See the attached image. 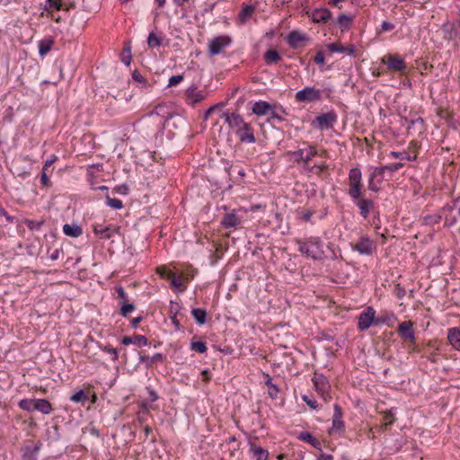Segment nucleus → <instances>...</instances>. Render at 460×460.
Instances as JSON below:
<instances>
[{
    "mask_svg": "<svg viewBox=\"0 0 460 460\" xmlns=\"http://www.w3.org/2000/svg\"><path fill=\"white\" fill-rule=\"evenodd\" d=\"M299 251L314 260L321 261L324 258L321 242L317 238H310L305 241H298Z\"/></svg>",
    "mask_w": 460,
    "mask_h": 460,
    "instance_id": "1",
    "label": "nucleus"
},
{
    "mask_svg": "<svg viewBox=\"0 0 460 460\" xmlns=\"http://www.w3.org/2000/svg\"><path fill=\"white\" fill-rule=\"evenodd\" d=\"M361 171L359 168L355 167L349 170V195L353 199H358L361 196Z\"/></svg>",
    "mask_w": 460,
    "mask_h": 460,
    "instance_id": "2",
    "label": "nucleus"
},
{
    "mask_svg": "<svg viewBox=\"0 0 460 460\" xmlns=\"http://www.w3.org/2000/svg\"><path fill=\"white\" fill-rule=\"evenodd\" d=\"M334 412L332 416V425L328 430L330 435L339 434L341 435L345 431V424L342 420L343 411L341 407L339 404H334L333 407Z\"/></svg>",
    "mask_w": 460,
    "mask_h": 460,
    "instance_id": "3",
    "label": "nucleus"
},
{
    "mask_svg": "<svg viewBox=\"0 0 460 460\" xmlns=\"http://www.w3.org/2000/svg\"><path fill=\"white\" fill-rule=\"evenodd\" d=\"M232 43V39L228 35L217 36L212 39L208 43V52L211 56L220 54L223 49Z\"/></svg>",
    "mask_w": 460,
    "mask_h": 460,
    "instance_id": "4",
    "label": "nucleus"
},
{
    "mask_svg": "<svg viewBox=\"0 0 460 460\" xmlns=\"http://www.w3.org/2000/svg\"><path fill=\"white\" fill-rule=\"evenodd\" d=\"M322 93L319 89L314 87H305L298 91L295 99L298 102H314L321 100Z\"/></svg>",
    "mask_w": 460,
    "mask_h": 460,
    "instance_id": "5",
    "label": "nucleus"
},
{
    "mask_svg": "<svg viewBox=\"0 0 460 460\" xmlns=\"http://www.w3.org/2000/svg\"><path fill=\"white\" fill-rule=\"evenodd\" d=\"M336 121L337 115L333 111H332L327 113L318 115L313 123L319 129L323 130L332 128Z\"/></svg>",
    "mask_w": 460,
    "mask_h": 460,
    "instance_id": "6",
    "label": "nucleus"
},
{
    "mask_svg": "<svg viewBox=\"0 0 460 460\" xmlns=\"http://www.w3.org/2000/svg\"><path fill=\"white\" fill-rule=\"evenodd\" d=\"M352 249L362 255H371L376 250V244L368 236L362 235L358 242L353 245Z\"/></svg>",
    "mask_w": 460,
    "mask_h": 460,
    "instance_id": "7",
    "label": "nucleus"
},
{
    "mask_svg": "<svg viewBox=\"0 0 460 460\" xmlns=\"http://www.w3.org/2000/svg\"><path fill=\"white\" fill-rule=\"evenodd\" d=\"M317 155V150L314 146H307L305 148H300L291 153L292 157L296 163L303 162L307 164L311 159Z\"/></svg>",
    "mask_w": 460,
    "mask_h": 460,
    "instance_id": "8",
    "label": "nucleus"
},
{
    "mask_svg": "<svg viewBox=\"0 0 460 460\" xmlns=\"http://www.w3.org/2000/svg\"><path fill=\"white\" fill-rule=\"evenodd\" d=\"M308 40L309 39L306 34L302 33L299 31H291L287 38V41L290 48L295 49L305 46Z\"/></svg>",
    "mask_w": 460,
    "mask_h": 460,
    "instance_id": "9",
    "label": "nucleus"
},
{
    "mask_svg": "<svg viewBox=\"0 0 460 460\" xmlns=\"http://www.w3.org/2000/svg\"><path fill=\"white\" fill-rule=\"evenodd\" d=\"M375 310L372 307H367L366 311L361 313L358 316V326L361 331L368 329L375 321Z\"/></svg>",
    "mask_w": 460,
    "mask_h": 460,
    "instance_id": "10",
    "label": "nucleus"
},
{
    "mask_svg": "<svg viewBox=\"0 0 460 460\" xmlns=\"http://www.w3.org/2000/svg\"><path fill=\"white\" fill-rule=\"evenodd\" d=\"M206 93L198 90L196 86L189 87L185 92L186 102L188 104L194 105L206 98Z\"/></svg>",
    "mask_w": 460,
    "mask_h": 460,
    "instance_id": "11",
    "label": "nucleus"
},
{
    "mask_svg": "<svg viewBox=\"0 0 460 460\" xmlns=\"http://www.w3.org/2000/svg\"><path fill=\"white\" fill-rule=\"evenodd\" d=\"M397 332L402 339L411 342L415 341L414 331L411 321H404L398 325Z\"/></svg>",
    "mask_w": 460,
    "mask_h": 460,
    "instance_id": "12",
    "label": "nucleus"
},
{
    "mask_svg": "<svg viewBox=\"0 0 460 460\" xmlns=\"http://www.w3.org/2000/svg\"><path fill=\"white\" fill-rule=\"evenodd\" d=\"M312 380L314 384L316 391L322 394L323 399L326 401L328 398H330V395L328 394V389L330 388V385L326 378L323 375L318 376L315 374Z\"/></svg>",
    "mask_w": 460,
    "mask_h": 460,
    "instance_id": "13",
    "label": "nucleus"
},
{
    "mask_svg": "<svg viewBox=\"0 0 460 460\" xmlns=\"http://www.w3.org/2000/svg\"><path fill=\"white\" fill-rule=\"evenodd\" d=\"M118 232V228L111 225L104 226L102 225H94L93 233L101 239H111L115 233Z\"/></svg>",
    "mask_w": 460,
    "mask_h": 460,
    "instance_id": "14",
    "label": "nucleus"
},
{
    "mask_svg": "<svg viewBox=\"0 0 460 460\" xmlns=\"http://www.w3.org/2000/svg\"><path fill=\"white\" fill-rule=\"evenodd\" d=\"M386 64L388 69L392 71L404 72L406 70L404 60L396 55H388Z\"/></svg>",
    "mask_w": 460,
    "mask_h": 460,
    "instance_id": "15",
    "label": "nucleus"
},
{
    "mask_svg": "<svg viewBox=\"0 0 460 460\" xmlns=\"http://www.w3.org/2000/svg\"><path fill=\"white\" fill-rule=\"evenodd\" d=\"M236 134L241 142L254 143L255 137L250 124H243V127L236 129Z\"/></svg>",
    "mask_w": 460,
    "mask_h": 460,
    "instance_id": "16",
    "label": "nucleus"
},
{
    "mask_svg": "<svg viewBox=\"0 0 460 460\" xmlns=\"http://www.w3.org/2000/svg\"><path fill=\"white\" fill-rule=\"evenodd\" d=\"M223 117H225L226 121L228 123L229 127L232 128H240L243 127V124H247L244 122L243 119L241 115L236 113H223Z\"/></svg>",
    "mask_w": 460,
    "mask_h": 460,
    "instance_id": "17",
    "label": "nucleus"
},
{
    "mask_svg": "<svg viewBox=\"0 0 460 460\" xmlns=\"http://www.w3.org/2000/svg\"><path fill=\"white\" fill-rule=\"evenodd\" d=\"M121 343L124 345L135 344L138 347L147 346L148 341L146 336L134 334L132 337L124 336L121 340Z\"/></svg>",
    "mask_w": 460,
    "mask_h": 460,
    "instance_id": "18",
    "label": "nucleus"
},
{
    "mask_svg": "<svg viewBox=\"0 0 460 460\" xmlns=\"http://www.w3.org/2000/svg\"><path fill=\"white\" fill-rule=\"evenodd\" d=\"M332 18V13L327 8L315 9L312 13L314 22H327Z\"/></svg>",
    "mask_w": 460,
    "mask_h": 460,
    "instance_id": "19",
    "label": "nucleus"
},
{
    "mask_svg": "<svg viewBox=\"0 0 460 460\" xmlns=\"http://www.w3.org/2000/svg\"><path fill=\"white\" fill-rule=\"evenodd\" d=\"M326 47L331 52L346 53L349 56H354L356 53V49H355L354 45L343 47L338 42H333V43L328 44Z\"/></svg>",
    "mask_w": 460,
    "mask_h": 460,
    "instance_id": "20",
    "label": "nucleus"
},
{
    "mask_svg": "<svg viewBox=\"0 0 460 460\" xmlns=\"http://www.w3.org/2000/svg\"><path fill=\"white\" fill-rule=\"evenodd\" d=\"M357 200V206L359 208V214L362 217L367 218L374 208V202L371 199L360 198Z\"/></svg>",
    "mask_w": 460,
    "mask_h": 460,
    "instance_id": "21",
    "label": "nucleus"
},
{
    "mask_svg": "<svg viewBox=\"0 0 460 460\" xmlns=\"http://www.w3.org/2000/svg\"><path fill=\"white\" fill-rule=\"evenodd\" d=\"M249 445L250 453L252 454V456L255 458V460H268V450L262 448L254 442H250Z\"/></svg>",
    "mask_w": 460,
    "mask_h": 460,
    "instance_id": "22",
    "label": "nucleus"
},
{
    "mask_svg": "<svg viewBox=\"0 0 460 460\" xmlns=\"http://www.w3.org/2000/svg\"><path fill=\"white\" fill-rule=\"evenodd\" d=\"M252 112L258 116L269 115L272 105L265 101L256 102L252 106Z\"/></svg>",
    "mask_w": 460,
    "mask_h": 460,
    "instance_id": "23",
    "label": "nucleus"
},
{
    "mask_svg": "<svg viewBox=\"0 0 460 460\" xmlns=\"http://www.w3.org/2000/svg\"><path fill=\"white\" fill-rule=\"evenodd\" d=\"M297 438H298V439H300L302 441H305V442L309 443L314 448H317L319 450H321V448H322L321 441L319 439H317L316 438H314L308 431H303V432L299 433Z\"/></svg>",
    "mask_w": 460,
    "mask_h": 460,
    "instance_id": "24",
    "label": "nucleus"
},
{
    "mask_svg": "<svg viewBox=\"0 0 460 460\" xmlns=\"http://www.w3.org/2000/svg\"><path fill=\"white\" fill-rule=\"evenodd\" d=\"M447 340L456 349L460 350V330L458 328L448 330Z\"/></svg>",
    "mask_w": 460,
    "mask_h": 460,
    "instance_id": "25",
    "label": "nucleus"
},
{
    "mask_svg": "<svg viewBox=\"0 0 460 460\" xmlns=\"http://www.w3.org/2000/svg\"><path fill=\"white\" fill-rule=\"evenodd\" d=\"M239 224L240 220L234 213L226 214L221 220V225L226 228L235 227Z\"/></svg>",
    "mask_w": 460,
    "mask_h": 460,
    "instance_id": "26",
    "label": "nucleus"
},
{
    "mask_svg": "<svg viewBox=\"0 0 460 460\" xmlns=\"http://www.w3.org/2000/svg\"><path fill=\"white\" fill-rule=\"evenodd\" d=\"M34 408L35 411H39L43 414H49L53 410L51 403L46 399H36Z\"/></svg>",
    "mask_w": 460,
    "mask_h": 460,
    "instance_id": "27",
    "label": "nucleus"
},
{
    "mask_svg": "<svg viewBox=\"0 0 460 460\" xmlns=\"http://www.w3.org/2000/svg\"><path fill=\"white\" fill-rule=\"evenodd\" d=\"M164 356L161 353H156L153 357L146 355H139V361L145 363L147 367H151L155 362H162Z\"/></svg>",
    "mask_w": 460,
    "mask_h": 460,
    "instance_id": "28",
    "label": "nucleus"
},
{
    "mask_svg": "<svg viewBox=\"0 0 460 460\" xmlns=\"http://www.w3.org/2000/svg\"><path fill=\"white\" fill-rule=\"evenodd\" d=\"M63 231L65 234L71 237H78L82 234V228L76 225H69L66 224L63 226Z\"/></svg>",
    "mask_w": 460,
    "mask_h": 460,
    "instance_id": "29",
    "label": "nucleus"
},
{
    "mask_svg": "<svg viewBox=\"0 0 460 460\" xmlns=\"http://www.w3.org/2000/svg\"><path fill=\"white\" fill-rule=\"evenodd\" d=\"M90 399V391L89 390H79L76 393H75L73 395H71L70 400L74 402H81L84 403V402L88 401Z\"/></svg>",
    "mask_w": 460,
    "mask_h": 460,
    "instance_id": "30",
    "label": "nucleus"
},
{
    "mask_svg": "<svg viewBox=\"0 0 460 460\" xmlns=\"http://www.w3.org/2000/svg\"><path fill=\"white\" fill-rule=\"evenodd\" d=\"M404 120L408 124L407 125L408 129L416 128V129L419 132H421L424 128V120L421 117H418L414 119H409L405 118Z\"/></svg>",
    "mask_w": 460,
    "mask_h": 460,
    "instance_id": "31",
    "label": "nucleus"
},
{
    "mask_svg": "<svg viewBox=\"0 0 460 460\" xmlns=\"http://www.w3.org/2000/svg\"><path fill=\"white\" fill-rule=\"evenodd\" d=\"M191 314L194 317L198 324L202 325L206 323L207 311L201 308H194L191 311Z\"/></svg>",
    "mask_w": 460,
    "mask_h": 460,
    "instance_id": "32",
    "label": "nucleus"
},
{
    "mask_svg": "<svg viewBox=\"0 0 460 460\" xmlns=\"http://www.w3.org/2000/svg\"><path fill=\"white\" fill-rule=\"evenodd\" d=\"M254 12L252 5L244 6L239 13L238 19L242 23L246 22Z\"/></svg>",
    "mask_w": 460,
    "mask_h": 460,
    "instance_id": "33",
    "label": "nucleus"
},
{
    "mask_svg": "<svg viewBox=\"0 0 460 460\" xmlns=\"http://www.w3.org/2000/svg\"><path fill=\"white\" fill-rule=\"evenodd\" d=\"M54 44V40L51 38H47L40 41L39 52L41 56L47 54Z\"/></svg>",
    "mask_w": 460,
    "mask_h": 460,
    "instance_id": "34",
    "label": "nucleus"
},
{
    "mask_svg": "<svg viewBox=\"0 0 460 460\" xmlns=\"http://www.w3.org/2000/svg\"><path fill=\"white\" fill-rule=\"evenodd\" d=\"M163 43V38L158 36L154 31L150 32L147 37V46L150 49H155L161 46Z\"/></svg>",
    "mask_w": 460,
    "mask_h": 460,
    "instance_id": "35",
    "label": "nucleus"
},
{
    "mask_svg": "<svg viewBox=\"0 0 460 460\" xmlns=\"http://www.w3.org/2000/svg\"><path fill=\"white\" fill-rule=\"evenodd\" d=\"M264 59L267 64L276 63L281 60V57L275 49H270L265 52Z\"/></svg>",
    "mask_w": 460,
    "mask_h": 460,
    "instance_id": "36",
    "label": "nucleus"
},
{
    "mask_svg": "<svg viewBox=\"0 0 460 460\" xmlns=\"http://www.w3.org/2000/svg\"><path fill=\"white\" fill-rule=\"evenodd\" d=\"M337 23L342 31L349 30L352 23V17L346 14H341L338 17Z\"/></svg>",
    "mask_w": 460,
    "mask_h": 460,
    "instance_id": "37",
    "label": "nucleus"
},
{
    "mask_svg": "<svg viewBox=\"0 0 460 460\" xmlns=\"http://www.w3.org/2000/svg\"><path fill=\"white\" fill-rule=\"evenodd\" d=\"M36 399H22L19 402V407L27 411H35Z\"/></svg>",
    "mask_w": 460,
    "mask_h": 460,
    "instance_id": "38",
    "label": "nucleus"
},
{
    "mask_svg": "<svg viewBox=\"0 0 460 460\" xmlns=\"http://www.w3.org/2000/svg\"><path fill=\"white\" fill-rule=\"evenodd\" d=\"M386 171L387 169L385 168V165L381 167H376L370 175L373 176L376 180H377V182H381L385 178Z\"/></svg>",
    "mask_w": 460,
    "mask_h": 460,
    "instance_id": "39",
    "label": "nucleus"
},
{
    "mask_svg": "<svg viewBox=\"0 0 460 460\" xmlns=\"http://www.w3.org/2000/svg\"><path fill=\"white\" fill-rule=\"evenodd\" d=\"M107 204L115 209H120L123 207L122 201L116 198H111L109 196H106Z\"/></svg>",
    "mask_w": 460,
    "mask_h": 460,
    "instance_id": "40",
    "label": "nucleus"
},
{
    "mask_svg": "<svg viewBox=\"0 0 460 460\" xmlns=\"http://www.w3.org/2000/svg\"><path fill=\"white\" fill-rule=\"evenodd\" d=\"M190 348H191V349H193L199 353H205L208 349L206 343L203 341L191 342Z\"/></svg>",
    "mask_w": 460,
    "mask_h": 460,
    "instance_id": "41",
    "label": "nucleus"
},
{
    "mask_svg": "<svg viewBox=\"0 0 460 460\" xmlns=\"http://www.w3.org/2000/svg\"><path fill=\"white\" fill-rule=\"evenodd\" d=\"M135 305L129 303H121L120 314L124 317L128 316L129 313L134 311Z\"/></svg>",
    "mask_w": 460,
    "mask_h": 460,
    "instance_id": "42",
    "label": "nucleus"
},
{
    "mask_svg": "<svg viewBox=\"0 0 460 460\" xmlns=\"http://www.w3.org/2000/svg\"><path fill=\"white\" fill-rule=\"evenodd\" d=\"M327 169H328V166L325 164H323L320 165H314V166L308 167L307 171L321 176L322 172L323 171H326Z\"/></svg>",
    "mask_w": 460,
    "mask_h": 460,
    "instance_id": "43",
    "label": "nucleus"
},
{
    "mask_svg": "<svg viewBox=\"0 0 460 460\" xmlns=\"http://www.w3.org/2000/svg\"><path fill=\"white\" fill-rule=\"evenodd\" d=\"M121 61H122L126 66H129L130 61H131V50H130V47H126V48H124V49H123V54H122V57H121Z\"/></svg>",
    "mask_w": 460,
    "mask_h": 460,
    "instance_id": "44",
    "label": "nucleus"
},
{
    "mask_svg": "<svg viewBox=\"0 0 460 460\" xmlns=\"http://www.w3.org/2000/svg\"><path fill=\"white\" fill-rule=\"evenodd\" d=\"M49 8H54L56 10L63 9V3L60 0H47Z\"/></svg>",
    "mask_w": 460,
    "mask_h": 460,
    "instance_id": "45",
    "label": "nucleus"
},
{
    "mask_svg": "<svg viewBox=\"0 0 460 460\" xmlns=\"http://www.w3.org/2000/svg\"><path fill=\"white\" fill-rule=\"evenodd\" d=\"M169 279H171V285L173 288H180L183 285L182 281L179 279L174 273H169Z\"/></svg>",
    "mask_w": 460,
    "mask_h": 460,
    "instance_id": "46",
    "label": "nucleus"
},
{
    "mask_svg": "<svg viewBox=\"0 0 460 460\" xmlns=\"http://www.w3.org/2000/svg\"><path fill=\"white\" fill-rule=\"evenodd\" d=\"M378 183L377 182V180L376 181V179L373 177V176H369V180H368V189L372 191H378L379 190V186H378Z\"/></svg>",
    "mask_w": 460,
    "mask_h": 460,
    "instance_id": "47",
    "label": "nucleus"
},
{
    "mask_svg": "<svg viewBox=\"0 0 460 460\" xmlns=\"http://www.w3.org/2000/svg\"><path fill=\"white\" fill-rule=\"evenodd\" d=\"M115 289H116V292H117L119 297L122 299V301L120 303L127 302L128 301V295L125 292L124 288L121 286H118V287L115 288Z\"/></svg>",
    "mask_w": 460,
    "mask_h": 460,
    "instance_id": "48",
    "label": "nucleus"
},
{
    "mask_svg": "<svg viewBox=\"0 0 460 460\" xmlns=\"http://www.w3.org/2000/svg\"><path fill=\"white\" fill-rule=\"evenodd\" d=\"M182 80H183V75H172L169 79L168 86L169 87L174 86V85L180 84Z\"/></svg>",
    "mask_w": 460,
    "mask_h": 460,
    "instance_id": "49",
    "label": "nucleus"
},
{
    "mask_svg": "<svg viewBox=\"0 0 460 460\" xmlns=\"http://www.w3.org/2000/svg\"><path fill=\"white\" fill-rule=\"evenodd\" d=\"M441 118H445L447 119V123L450 127H452L454 129H456L457 126L455 121H453L452 118L448 115L447 111H441L439 113Z\"/></svg>",
    "mask_w": 460,
    "mask_h": 460,
    "instance_id": "50",
    "label": "nucleus"
},
{
    "mask_svg": "<svg viewBox=\"0 0 460 460\" xmlns=\"http://www.w3.org/2000/svg\"><path fill=\"white\" fill-rule=\"evenodd\" d=\"M406 294V290L400 284H397L394 288V295L397 298L402 299Z\"/></svg>",
    "mask_w": 460,
    "mask_h": 460,
    "instance_id": "51",
    "label": "nucleus"
},
{
    "mask_svg": "<svg viewBox=\"0 0 460 460\" xmlns=\"http://www.w3.org/2000/svg\"><path fill=\"white\" fill-rule=\"evenodd\" d=\"M303 400L312 409H316L318 407L316 400L310 398L308 395H304Z\"/></svg>",
    "mask_w": 460,
    "mask_h": 460,
    "instance_id": "52",
    "label": "nucleus"
},
{
    "mask_svg": "<svg viewBox=\"0 0 460 460\" xmlns=\"http://www.w3.org/2000/svg\"><path fill=\"white\" fill-rule=\"evenodd\" d=\"M402 166H403V164L396 163V164H393L390 165H385V168L387 169V171H389L391 173H393V172L398 171L399 169H401Z\"/></svg>",
    "mask_w": 460,
    "mask_h": 460,
    "instance_id": "53",
    "label": "nucleus"
},
{
    "mask_svg": "<svg viewBox=\"0 0 460 460\" xmlns=\"http://www.w3.org/2000/svg\"><path fill=\"white\" fill-rule=\"evenodd\" d=\"M314 60L315 63L322 65L324 63V54L322 50L317 51L315 54Z\"/></svg>",
    "mask_w": 460,
    "mask_h": 460,
    "instance_id": "54",
    "label": "nucleus"
},
{
    "mask_svg": "<svg viewBox=\"0 0 460 460\" xmlns=\"http://www.w3.org/2000/svg\"><path fill=\"white\" fill-rule=\"evenodd\" d=\"M270 118L269 119V121H270L271 119H277L279 121H283L284 120V118L281 117L280 115H279L276 111H275V108L274 106H272V110L270 111Z\"/></svg>",
    "mask_w": 460,
    "mask_h": 460,
    "instance_id": "55",
    "label": "nucleus"
},
{
    "mask_svg": "<svg viewBox=\"0 0 460 460\" xmlns=\"http://www.w3.org/2000/svg\"><path fill=\"white\" fill-rule=\"evenodd\" d=\"M390 155L394 157V158L411 160V156L410 155H407L406 154L401 153V152L393 151V152H391Z\"/></svg>",
    "mask_w": 460,
    "mask_h": 460,
    "instance_id": "56",
    "label": "nucleus"
},
{
    "mask_svg": "<svg viewBox=\"0 0 460 460\" xmlns=\"http://www.w3.org/2000/svg\"><path fill=\"white\" fill-rule=\"evenodd\" d=\"M103 350L109 354H111L113 356V360L118 359V351L117 349H114L112 347L106 346Z\"/></svg>",
    "mask_w": 460,
    "mask_h": 460,
    "instance_id": "57",
    "label": "nucleus"
},
{
    "mask_svg": "<svg viewBox=\"0 0 460 460\" xmlns=\"http://www.w3.org/2000/svg\"><path fill=\"white\" fill-rule=\"evenodd\" d=\"M57 159L58 157L53 155L49 159L46 160L43 166L44 171H47V169L50 167L57 161Z\"/></svg>",
    "mask_w": 460,
    "mask_h": 460,
    "instance_id": "58",
    "label": "nucleus"
},
{
    "mask_svg": "<svg viewBox=\"0 0 460 460\" xmlns=\"http://www.w3.org/2000/svg\"><path fill=\"white\" fill-rule=\"evenodd\" d=\"M157 273L162 277V278H167L169 279V273H172V271H170L169 270H167L165 267H161V268H158L157 269Z\"/></svg>",
    "mask_w": 460,
    "mask_h": 460,
    "instance_id": "59",
    "label": "nucleus"
},
{
    "mask_svg": "<svg viewBox=\"0 0 460 460\" xmlns=\"http://www.w3.org/2000/svg\"><path fill=\"white\" fill-rule=\"evenodd\" d=\"M76 7V4L75 1H66L63 3V9L66 11H69L70 9H75Z\"/></svg>",
    "mask_w": 460,
    "mask_h": 460,
    "instance_id": "60",
    "label": "nucleus"
},
{
    "mask_svg": "<svg viewBox=\"0 0 460 460\" xmlns=\"http://www.w3.org/2000/svg\"><path fill=\"white\" fill-rule=\"evenodd\" d=\"M382 31H388L394 28V25L389 22L384 21L381 24Z\"/></svg>",
    "mask_w": 460,
    "mask_h": 460,
    "instance_id": "61",
    "label": "nucleus"
},
{
    "mask_svg": "<svg viewBox=\"0 0 460 460\" xmlns=\"http://www.w3.org/2000/svg\"><path fill=\"white\" fill-rule=\"evenodd\" d=\"M132 78L137 81V82H139V83H142L145 81V78L144 76L137 71V70H135L133 73H132Z\"/></svg>",
    "mask_w": 460,
    "mask_h": 460,
    "instance_id": "62",
    "label": "nucleus"
},
{
    "mask_svg": "<svg viewBox=\"0 0 460 460\" xmlns=\"http://www.w3.org/2000/svg\"><path fill=\"white\" fill-rule=\"evenodd\" d=\"M26 225L30 229L39 228L41 226L40 222H35L32 220H27Z\"/></svg>",
    "mask_w": 460,
    "mask_h": 460,
    "instance_id": "63",
    "label": "nucleus"
},
{
    "mask_svg": "<svg viewBox=\"0 0 460 460\" xmlns=\"http://www.w3.org/2000/svg\"><path fill=\"white\" fill-rule=\"evenodd\" d=\"M279 392V390L278 386L274 385H271V388H270L269 394L271 398H275V397H277Z\"/></svg>",
    "mask_w": 460,
    "mask_h": 460,
    "instance_id": "64",
    "label": "nucleus"
}]
</instances>
